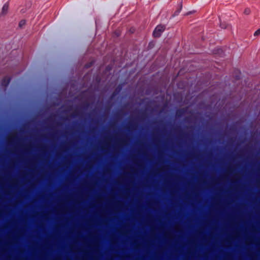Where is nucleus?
Wrapping results in <instances>:
<instances>
[{"instance_id": "nucleus-1", "label": "nucleus", "mask_w": 260, "mask_h": 260, "mask_svg": "<svg viewBox=\"0 0 260 260\" xmlns=\"http://www.w3.org/2000/svg\"><path fill=\"white\" fill-rule=\"evenodd\" d=\"M165 27L163 25H157L153 31V36L154 37H159L162 32L165 30Z\"/></svg>"}, {"instance_id": "nucleus-2", "label": "nucleus", "mask_w": 260, "mask_h": 260, "mask_svg": "<svg viewBox=\"0 0 260 260\" xmlns=\"http://www.w3.org/2000/svg\"><path fill=\"white\" fill-rule=\"evenodd\" d=\"M9 9V4L8 3H6L3 7L2 11L1 13V16L5 15L8 11Z\"/></svg>"}, {"instance_id": "nucleus-3", "label": "nucleus", "mask_w": 260, "mask_h": 260, "mask_svg": "<svg viewBox=\"0 0 260 260\" xmlns=\"http://www.w3.org/2000/svg\"><path fill=\"white\" fill-rule=\"evenodd\" d=\"M220 26L222 28H226L228 27V24L225 23H220Z\"/></svg>"}, {"instance_id": "nucleus-4", "label": "nucleus", "mask_w": 260, "mask_h": 260, "mask_svg": "<svg viewBox=\"0 0 260 260\" xmlns=\"http://www.w3.org/2000/svg\"><path fill=\"white\" fill-rule=\"evenodd\" d=\"M250 10L249 9H246L244 11V13L247 15H248L250 13Z\"/></svg>"}, {"instance_id": "nucleus-5", "label": "nucleus", "mask_w": 260, "mask_h": 260, "mask_svg": "<svg viewBox=\"0 0 260 260\" xmlns=\"http://www.w3.org/2000/svg\"><path fill=\"white\" fill-rule=\"evenodd\" d=\"M260 34V29H258L257 30H256L255 32H254V36H257V35H258Z\"/></svg>"}, {"instance_id": "nucleus-6", "label": "nucleus", "mask_w": 260, "mask_h": 260, "mask_svg": "<svg viewBox=\"0 0 260 260\" xmlns=\"http://www.w3.org/2000/svg\"><path fill=\"white\" fill-rule=\"evenodd\" d=\"M25 21H24V20H22V21H21L20 22L19 25H20V26H22V25H24V24H25Z\"/></svg>"}, {"instance_id": "nucleus-7", "label": "nucleus", "mask_w": 260, "mask_h": 260, "mask_svg": "<svg viewBox=\"0 0 260 260\" xmlns=\"http://www.w3.org/2000/svg\"><path fill=\"white\" fill-rule=\"evenodd\" d=\"M9 83V80L8 79H7V82H5L4 85L5 86H6L7 84H8Z\"/></svg>"}]
</instances>
